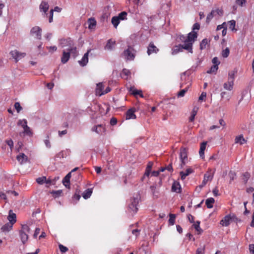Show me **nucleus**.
Returning <instances> with one entry per match:
<instances>
[{
    "mask_svg": "<svg viewBox=\"0 0 254 254\" xmlns=\"http://www.w3.org/2000/svg\"><path fill=\"white\" fill-rule=\"evenodd\" d=\"M197 37V33L193 31L189 33L187 37L184 35H180L178 38L180 42L184 43V44L182 45L184 49L188 50L189 52L192 54L193 53L192 45Z\"/></svg>",
    "mask_w": 254,
    "mask_h": 254,
    "instance_id": "f257e3e1",
    "label": "nucleus"
},
{
    "mask_svg": "<svg viewBox=\"0 0 254 254\" xmlns=\"http://www.w3.org/2000/svg\"><path fill=\"white\" fill-rule=\"evenodd\" d=\"M60 45L62 48L66 47V50L70 53L74 58L77 56V51L76 47L74 46L73 42L70 40H61Z\"/></svg>",
    "mask_w": 254,
    "mask_h": 254,
    "instance_id": "f03ea898",
    "label": "nucleus"
},
{
    "mask_svg": "<svg viewBox=\"0 0 254 254\" xmlns=\"http://www.w3.org/2000/svg\"><path fill=\"white\" fill-rule=\"evenodd\" d=\"M30 229L26 224L21 225V229L19 231V235L21 240L23 244H25L28 239V233L30 232Z\"/></svg>",
    "mask_w": 254,
    "mask_h": 254,
    "instance_id": "7ed1b4c3",
    "label": "nucleus"
},
{
    "mask_svg": "<svg viewBox=\"0 0 254 254\" xmlns=\"http://www.w3.org/2000/svg\"><path fill=\"white\" fill-rule=\"evenodd\" d=\"M139 200L140 197L138 195L130 199V203L128 205V208L130 210V212L135 213L137 211L138 208L137 206L139 203Z\"/></svg>",
    "mask_w": 254,
    "mask_h": 254,
    "instance_id": "20e7f679",
    "label": "nucleus"
},
{
    "mask_svg": "<svg viewBox=\"0 0 254 254\" xmlns=\"http://www.w3.org/2000/svg\"><path fill=\"white\" fill-rule=\"evenodd\" d=\"M123 55L127 60L132 61L135 58V51L132 47L128 46L127 49L124 51Z\"/></svg>",
    "mask_w": 254,
    "mask_h": 254,
    "instance_id": "39448f33",
    "label": "nucleus"
},
{
    "mask_svg": "<svg viewBox=\"0 0 254 254\" xmlns=\"http://www.w3.org/2000/svg\"><path fill=\"white\" fill-rule=\"evenodd\" d=\"M214 175V172H212L211 169H209L204 176L202 184L199 186L200 188L203 187L207 183L208 181L212 180Z\"/></svg>",
    "mask_w": 254,
    "mask_h": 254,
    "instance_id": "423d86ee",
    "label": "nucleus"
},
{
    "mask_svg": "<svg viewBox=\"0 0 254 254\" xmlns=\"http://www.w3.org/2000/svg\"><path fill=\"white\" fill-rule=\"evenodd\" d=\"M180 158L182 162L180 165V167L181 169H182L188 161L187 153L186 150L185 148L181 149Z\"/></svg>",
    "mask_w": 254,
    "mask_h": 254,
    "instance_id": "0eeeda50",
    "label": "nucleus"
},
{
    "mask_svg": "<svg viewBox=\"0 0 254 254\" xmlns=\"http://www.w3.org/2000/svg\"><path fill=\"white\" fill-rule=\"evenodd\" d=\"M42 29L39 26L33 27L30 31V34L34 36L37 39L40 40L41 39Z\"/></svg>",
    "mask_w": 254,
    "mask_h": 254,
    "instance_id": "6e6552de",
    "label": "nucleus"
},
{
    "mask_svg": "<svg viewBox=\"0 0 254 254\" xmlns=\"http://www.w3.org/2000/svg\"><path fill=\"white\" fill-rule=\"evenodd\" d=\"M10 55L11 57L14 59L16 62H17L22 58H24L26 54L25 53L19 52L17 50H15L10 52Z\"/></svg>",
    "mask_w": 254,
    "mask_h": 254,
    "instance_id": "1a4fd4ad",
    "label": "nucleus"
},
{
    "mask_svg": "<svg viewBox=\"0 0 254 254\" xmlns=\"http://www.w3.org/2000/svg\"><path fill=\"white\" fill-rule=\"evenodd\" d=\"M159 50L156 47L153 42H150L147 48V54L150 55L152 54H157Z\"/></svg>",
    "mask_w": 254,
    "mask_h": 254,
    "instance_id": "9d476101",
    "label": "nucleus"
},
{
    "mask_svg": "<svg viewBox=\"0 0 254 254\" xmlns=\"http://www.w3.org/2000/svg\"><path fill=\"white\" fill-rule=\"evenodd\" d=\"M232 217L230 215L225 216L220 222V224L225 227L228 226L230 224Z\"/></svg>",
    "mask_w": 254,
    "mask_h": 254,
    "instance_id": "9b49d317",
    "label": "nucleus"
},
{
    "mask_svg": "<svg viewBox=\"0 0 254 254\" xmlns=\"http://www.w3.org/2000/svg\"><path fill=\"white\" fill-rule=\"evenodd\" d=\"M135 109L131 108L129 109L126 113V120L135 119H136V115L134 114Z\"/></svg>",
    "mask_w": 254,
    "mask_h": 254,
    "instance_id": "f8f14e48",
    "label": "nucleus"
},
{
    "mask_svg": "<svg viewBox=\"0 0 254 254\" xmlns=\"http://www.w3.org/2000/svg\"><path fill=\"white\" fill-rule=\"evenodd\" d=\"M70 57V53L67 51L66 49L63 52V55L61 58V62L63 64L66 63L69 60Z\"/></svg>",
    "mask_w": 254,
    "mask_h": 254,
    "instance_id": "ddd939ff",
    "label": "nucleus"
},
{
    "mask_svg": "<svg viewBox=\"0 0 254 254\" xmlns=\"http://www.w3.org/2000/svg\"><path fill=\"white\" fill-rule=\"evenodd\" d=\"M89 51H88L87 52H86L84 56H83L81 60L79 61L78 63L80 64V65L83 66L86 65L87 63L88 62V54Z\"/></svg>",
    "mask_w": 254,
    "mask_h": 254,
    "instance_id": "4468645a",
    "label": "nucleus"
},
{
    "mask_svg": "<svg viewBox=\"0 0 254 254\" xmlns=\"http://www.w3.org/2000/svg\"><path fill=\"white\" fill-rule=\"evenodd\" d=\"M9 223L14 224L16 221V215L15 213L12 212L11 210H9L8 216L7 217Z\"/></svg>",
    "mask_w": 254,
    "mask_h": 254,
    "instance_id": "2eb2a0df",
    "label": "nucleus"
},
{
    "mask_svg": "<svg viewBox=\"0 0 254 254\" xmlns=\"http://www.w3.org/2000/svg\"><path fill=\"white\" fill-rule=\"evenodd\" d=\"M17 161L20 163L23 164L27 161L28 157L24 153H21L18 155L16 157Z\"/></svg>",
    "mask_w": 254,
    "mask_h": 254,
    "instance_id": "dca6fc26",
    "label": "nucleus"
},
{
    "mask_svg": "<svg viewBox=\"0 0 254 254\" xmlns=\"http://www.w3.org/2000/svg\"><path fill=\"white\" fill-rule=\"evenodd\" d=\"M247 142V140L244 138L243 134L237 136L235 139V143L243 145Z\"/></svg>",
    "mask_w": 254,
    "mask_h": 254,
    "instance_id": "f3484780",
    "label": "nucleus"
},
{
    "mask_svg": "<svg viewBox=\"0 0 254 254\" xmlns=\"http://www.w3.org/2000/svg\"><path fill=\"white\" fill-rule=\"evenodd\" d=\"M104 86L102 83H99L97 84L96 94L101 96L104 94L103 91Z\"/></svg>",
    "mask_w": 254,
    "mask_h": 254,
    "instance_id": "a211bd4d",
    "label": "nucleus"
},
{
    "mask_svg": "<svg viewBox=\"0 0 254 254\" xmlns=\"http://www.w3.org/2000/svg\"><path fill=\"white\" fill-rule=\"evenodd\" d=\"M92 131H95L98 134L102 133L105 131V128L103 125H99L94 127L92 128Z\"/></svg>",
    "mask_w": 254,
    "mask_h": 254,
    "instance_id": "6ab92c4d",
    "label": "nucleus"
},
{
    "mask_svg": "<svg viewBox=\"0 0 254 254\" xmlns=\"http://www.w3.org/2000/svg\"><path fill=\"white\" fill-rule=\"evenodd\" d=\"M234 82L231 81V80H228L227 82H225L223 84L224 88L228 91H231L233 89Z\"/></svg>",
    "mask_w": 254,
    "mask_h": 254,
    "instance_id": "aec40b11",
    "label": "nucleus"
},
{
    "mask_svg": "<svg viewBox=\"0 0 254 254\" xmlns=\"http://www.w3.org/2000/svg\"><path fill=\"white\" fill-rule=\"evenodd\" d=\"M206 144H207V142L204 141V142H202L200 144L199 154L200 157L202 158H204V151L206 148Z\"/></svg>",
    "mask_w": 254,
    "mask_h": 254,
    "instance_id": "412c9836",
    "label": "nucleus"
},
{
    "mask_svg": "<svg viewBox=\"0 0 254 254\" xmlns=\"http://www.w3.org/2000/svg\"><path fill=\"white\" fill-rule=\"evenodd\" d=\"M192 172V170L191 168H188L185 172L181 171L180 173L181 179L184 180L186 179V177L189 176Z\"/></svg>",
    "mask_w": 254,
    "mask_h": 254,
    "instance_id": "4be33fe9",
    "label": "nucleus"
},
{
    "mask_svg": "<svg viewBox=\"0 0 254 254\" xmlns=\"http://www.w3.org/2000/svg\"><path fill=\"white\" fill-rule=\"evenodd\" d=\"M150 189L151 191V193L154 197L157 198L159 195V190L157 189L156 185L151 186Z\"/></svg>",
    "mask_w": 254,
    "mask_h": 254,
    "instance_id": "5701e85b",
    "label": "nucleus"
},
{
    "mask_svg": "<svg viewBox=\"0 0 254 254\" xmlns=\"http://www.w3.org/2000/svg\"><path fill=\"white\" fill-rule=\"evenodd\" d=\"M49 5L48 2L42 1L40 5V9L41 11H43L45 14L49 9Z\"/></svg>",
    "mask_w": 254,
    "mask_h": 254,
    "instance_id": "b1692460",
    "label": "nucleus"
},
{
    "mask_svg": "<svg viewBox=\"0 0 254 254\" xmlns=\"http://www.w3.org/2000/svg\"><path fill=\"white\" fill-rule=\"evenodd\" d=\"M181 186L179 182H175L172 186V191L176 192H180Z\"/></svg>",
    "mask_w": 254,
    "mask_h": 254,
    "instance_id": "393cba45",
    "label": "nucleus"
},
{
    "mask_svg": "<svg viewBox=\"0 0 254 254\" xmlns=\"http://www.w3.org/2000/svg\"><path fill=\"white\" fill-rule=\"evenodd\" d=\"M199 108L197 106H194L191 112V115L189 118V121L191 122H193L194 120L195 116L197 114Z\"/></svg>",
    "mask_w": 254,
    "mask_h": 254,
    "instance_id": "a878e982",
    "label": "nucleus"
},
{
    "mask_svg": "<svg viewBox=\"0 0 254 254\" xmlns=\"http://www.w3.org/2000/svg\"><path fill=\"white\" fill-rule=\"evenodd\" d=\"M13 224L10 223H7L1 228L2 232H7L9 231L12 228Z\"/></svg>",
    "mask_w": 254,
    "mask_h": 254,
    "instance_id": "bb28decb",
    "label": "nucleus"
},
{
    "mask_svg": "<svg viewBox=\"0 0 254 254\" xmlns=\"http://www.w3.org/2000/svg\"><path fill=\"white\" fill-rule=\"evenodd\" d=\"M71 177V172L68 173L64 178L63 180V183L64 185L67 187V184L69 186L70 183V178Z\"/></svg>",
    "mask_w": 254,
    "mask_h": 254,
    "instance_id": "cd10ccee",
    "label": "nucleus"
},
{
    "mask_svg": "<svg viewBox=\"0 0 254 254\" xmlns=\"http://www.w3.org/2000/svg\"><path fill=\"white\" fill-rule=\"evenodd\" d=\"M183 47V45H182L181 44H180L178 46H176L173 49L172 54L176 55L179 53L180 52H182L183 49H184Z\"/></svg>",
    "mask_w": 254,
    "mask_h": 254,
    "instance_id": "c85d7f7f",
    "label": "nucleus"
},
{
    "mask_svg": "<svg viewBox=\"0 0 254 254\" xmlns=\"http://www.w3.org/2000/svg\"><path fill=\"white\" fill-rule=\"evenodd\" d=\"M215 202V200L212 197H210L206 200L205 204L208 208H211L213 207V204Z\"/></svg>",
    "mask_w": 254,
    "mask_h": 254,
    "instance_id": "c756f323",
    "label": "nucleus"
},
{
    "mask_svg": "<svg viewBox=\"0 0 254 254\" xmlns=\"http://www.w3.org/2000/svg\"><path fill=\"white\" fill-rule=\"evenodd\" d=\"M115 44V41H113L112 40H109L106 46L105 49L108 50H112L113 49L114 47V45Z\"/></svg>",
    "mask_w": 254,
    "mask_h": 254,
    "instance_id": "7c9ffc66",
    "label": "nucleus"
},
{
    "mask_svg": "<svg viewBox=\"0 0 254 254\" xmlns=\"http://www.w3.org/2000/svg\"><path fill=\"white\" fill-rule=\"evenodd\" d=\"M92 193V190L91 189H88L86 190L82 193V196L85 199H87L90 197Z\"/></svg>",
    "mask_w": 254,
    "mask_h": 254,
    "instance_id": "2f4dec72",
    "label": "nucleus"
},
{
    "mask_svg": "<svg viewBox=\"0 0 254 254\" xmlns=\"http://www.w3.org/2000/svg\"><path fill=\"white\" fill-rule=\"evenodd\" d=\"M127 12L126 11H122L120 13L118 16H116L119 18V20H124L127 19Z\"/></svg>",
    "mask_w": 254,
    "mask_h": 254,
    "instance_id": "473e14b6",
    "label": "nucleus"
},
{
    "mask_svg": "<svg viewBox=\"0 0 254 254\" xmlns=\"http://www.w3.org/2000/svg\"><path fill=\"white\" fill-rule=\"evenodd\" d=\"M111 22L113 25L114 27L117 28V27H118V25L120 22V21L116 16H115L112 18Z\"/></svg>",
    "mask_w": 254,
    "mask_h": 254,
    "instance_id": "72a5a7b5",
    "label": "nucleus"
},
{
    "mask_svg": "<svg viewBox=\"0 0 254 254\" xmlns=\"http://www.w3.org/2000/svg\"><path fill=\"white\" fill-rule=\"evenodd\" d=\"M199 225H200V221H197L193 225L194 228L198 233V234H200L202 232V230L200 228Z\"/></svg>",
    "mask_w": 254,
    "mask_h": 254,
    "instance_id": "f704fd0d",
    "label": "nucleus"
},
{
    "mask_svg": "<svg viewBox=\"0 0 254 254\" xmlns=\"http://www.w3.org/2000/svg\"><path fill=\"white\" fill-rule=\"evenodd\" d=\"M88 23H89L88 28L89 29H92L94 26H95V25L96 24V21L94 18H89L88 19Z\"/></svg>",
    "mask_w": 254,
    "mask_h": 254,
    "instance_id": "c9c22d12",
    "label": "nucleus"
},
{
    "mask_svg": "<svg viewBox=\"0 0 254 254\" xmlns=\"http://www.w3.org/2000/svg\"><path fill=\"white\" fill-rule=\"evenodd\" d=\"M236 71L234 70H231L229 72L228 80H230L234 82L235 79V75Z\"/></svg>",
    "mask_w": 254,
    "mask_h": 254,
    "instance_id": "e433bc0d",
    "label": "nucleus"
},
{
    "mask_svg": "<svg viewBox=\"0 0 254 254\" xmlns=\"http://www.w3.org/2000/svg\"><path fill=\"white\" fill-rule=\"evenodd\" d=\"M230 54V50L229 48H226L225 49L222 50L221 55L224 58H227Z\"/></svg>",
    "mask_w": 254,
    "mask_h": 254,
    "instance_id": "4c0bfd02",
    "label": "nucleus"
},
{
    "mask_svg": "<svg viewBox=\"0 0 254 254\" xmlns=\"http://www.w3.org/2000/svg\"><path fill=\"white\" fill-rule=\"evenodd\" d=\"M214 10V13L216 14V17L219 18L221 17L223 14V11L222 9L217 8Z\"/></svg>",
    "mask_w": 254,
    "mask_h": 254,
    "instance_id": "58836bf2",
    "label": "nucleus"
},
{
    "mask_svg": "<svg viewBox=\"0 0 254 254\" xmlns=\"http://www.w3.org/2000/svg\"><path fill=\"white\" fill-rule=\"evenodd\" d=\"M170 218L169 219V224L171 225H173L175 224L176 216L173 214H170L169 215Z\"/></svg>",
    "mask_w": 254,
    "mask_h": 254,
    "instance_id": "ea45409f",
    "label": "nucleus"
},
{
    "mask_svg": "<svg viewBox=\"0 0 254 254\" xmlns=\"http://www.w3.org/2000/svg\"><path fill=\"white\" fill-rule=\"evenodd\" d=\"M18 125L21 126L23 128H25L26 126H27V122L26 120H19L17 123Z\"/></svg>",
    "mask_w": 254,
    "mask_h": 254,
    "instance_id": "a19ab883",
    "label": "nucleus"
},
{
    "mask_svg": "<svg viewBox=\"0 0 254 254\" xmlns=\"http://www.w3.org/2000/svg\"><path fill=\"white\" fill-rule=\"evenodd\" d=\"M218 66L217 65H212L209 70H207L208 73H215L217 71Z\"/></svg>",
    "mask_w": 254,
    "mask_h": 254,
    "instance_id": "79ce46f5",
    "label": "nucleus"
},
{
    "mask_svg": "<svg viewBox=\"0 0 254 254\" xmlns=\"http://www.w3.org/2000/svg\"><path fill=\"white\" fill-rule=\"evenodd\" d=\"M208 43V40L207 39H204L202 40L200 44V50H203L206 48V46Z\"/></svg>",
    "mask_w": 254,
    "mask_h": 254,
    "instance_id": "37998d69",
    "label": "nucleus"
},
{
    "mask_svg": "<svg viewBox=\"0 0 254 254\" xmlns=\"http://www.w3.org/2000/svg\"><path fill=\"white\" fill-rule=\"evenodd\" d=\"M46 181V177H39L36 179V182L40 185H42L44 183H45V182Z\"/></svg>",
    "mask_w": 254,
    "mask_h": 254,
    "instance_id": "c03bdc74",
    "label": "nucleus"
},
{
    "mask_svg": "<svg viewBox=\"0 0 254 254\" xmlns=\"http://www.w3.org/2000/svg\"><path fill=\"white\" fill-rule=\"evenodd\" d=\"M229 28L232 30H235L236 21L234 20H230L228 22Z\"/></svg>",
    "mask_w": 254,
    "mask_h": 254,
    "instance_id": "a18cd8bd",
    "label": "nucleus"
},
{
    "mask_svg": "<svg viewBox=\"0 0 254 254\" xmlns=\"http://www.w3.org/2000/svg\"><path fill=\"white\" fill-rule=\"evenodd\" d=\"M23 129H24L23 132L24 133H25L26 134H27L29 136L32 135V132L30 128L29 127L26 126L25 128H23Z\"/></svg>",
    "mask_w": 254,
    "mask_h": 254,
    "instance_id": "49530a36",
    "label": "nucleus"
},
{
    "mask_svg": "<svg viewBox=\"0 0 254 254\" xmlns=\"http://www.w3.org/2000/svg\"><path fill=\"white\" fill-rule=\"evenodd\" d=\"M188 88H186L184 89L181 90L178 93V97H184L185 93L188 91Z\"/></svg>",
    "mask_w": 254,
    "mask_h": 254,
    "instance_id": "de8ad7c7",
    "label": "nucleus"
},
{
    "mask_svg": "<svg viewBox=\"0 0 254 254\" xmlns=\"http://www.w3.org/2000/svg\"><path fill=\"white\" fill-rule=\"evenodd\" d=\"M229 177L230 179V183H231L232 181H233L236 177V173L233 171H230L229 173Z\"/></svg>",
    "mask_w": 254,
    "mask_h": 254,
    "instance_id": "09e8293b",
    "label": "nucleus"
},
{
    "mask_svg": "<svg viewBox=\"0 0 254 254\" xmlns=\"http://www.w3.org/2000/svg\"><path fill=\"white\" fill-rule=\"evenodd\" d=\"M205 251V246L202 248H199L197 249L196 254H204Z\"/></svg>",
    "mask_w": 254,
    "mask_h": 254,
    "instance_id": "8fccbe9b",
    "label": "nucleus"
},
{
    "mask_svg": "<svg viewBox=\"0 0 254 254\" xmlns=\"http://www.w3.org/2000/svg\"><path fill=\"white\" fill-rule=\"evenodd\" d=\"M14 107L18 113H19L22 109L19 102H16L15 103Z\"/></svg>",
    "mask_w": 254,
    "mask_h": 254,
    "instance_id": "3c124183",
    "label": "nucleus"
},
{
    "mask_svg": "<svg viewBox=\"0 0 254 254\" xmlns=\"http://www.w3.org/2000/svg\"><path fill=\"white\" fill-rule=\"evenodd\" d=\"M59 247V249H60L61 252H62V253H65L68 250L67 248H66V247L63 246L62 244H60Z\"/></svg>",
    "mask_w": 254,
    "mask_h": 254,
    "instance_id": "603ef678",
    "label": "nucleus"
},
{
    "mask_svg": "<svg viewBox=\"0 0 254 254\" xmlns=\"http://www.w3.org/2000/svg\"><path fill=\"white\" fill-rule=\"evenodd\" d=\"M132 94L134 95H139L141 97H143V95L142 94V91L141 90L134 89L132 91Z\"/></svg>",
    "mask_w": 254,
    "mask_h": 254,
    "instance_id": "864d4df0",
    "label": "nucleus"
},
{
    "mask_svg": "<svg viewBox=\"0 0 254 254\" xmlns=\"http://www.w3.org/2000/svg\"><path fill=\"white\" fill-rule=\"evenodd\" d=\"M250 177V174L246 172L243 174V180H244V181L245 183H246L248 181V179H249Z\"/></svg>",
    "mask_w": 254,
    "mask_h": 254,
    "instance_id": "5fc2aeb1",
    "label": "nucleus"
},
{
    "mask_svg": "<svg viewBox=\"0 0 254 254\" xmlns=\"http://www.w3.org/2000/svg\"><path fill=\"white\" fill-rule=\"evenodd\" d=\"M151 170L146 169L145 170V172L143 175V176L141 178V180L143 181L146 177H148L150 175Z\"/></svg>",
    "mask_w": 254,
    "mask_h": 254,
    "instance_id": "6e6d98bb",
    "label": "nucleus"
},
{
    "mask_svg": "<svg viewBox=\"0 0 254 254\" xmlns=\"http://www.w3.org/2000/svg\"><path fill=\"white\" fill-rule=\"evenodd\" d=\"M236 3L238 5H239L241 6H242L243 5V4H244L246 3V0H236Z\"/></svg>",
    "mask_w": 254,
    "mask_h": 254,
    "instance_id": "4d7b16f0",
    "label": "nucleus"
},
{
    "mask_svg": "<svg viewBox=\"0 0 254 254\" xmlns=\"http://www.w3.org/2000/svg\"><path fill=\"white\" fill-rule=\"evenodd\" d=\"M213 64H214V65H217L218 66V65L220 64V62L219 61L218 58L217 57H214L212 61Z\"/></svg>",
    "mask_w": 254,
    "mask_h": 254,
    "instance_id": "13d9d810",
    "label": "nucleus"
},
{
    "mask_svg": "<svg viewBox=\"0 0 254 254\" xmlns=\"http://www.w3.org/2000/svg\"><path fill=\"white\" fill-rule=\"evenodd\" d=\"M7 144L10 147L11 150L13 146V142L11 139L6 140Z\"/></svg>",
    "mask_w": 254,
    "mask_h": 254,
    "instance_id": "bf43d9fd",
    "label": "nucleus"
},
{
    "mask_svg": "<svg viewBox=\"0 0 254 254\" xmlns=\"http://www.w3.org/2000/svg\"><path fill=\"white\" fill-rule=\"evenodd\" d=\"M47 48L49 50L50 52L52 53L54 51H56L57 50V48L55 46L47 47Z\"/></svg>",
    "mask_w": 254,
    "mask_h": 254,
    "instance_id": "052dcab7",
    "label": "nucleus"
},
{
    "mask_svg": "<svg viewBox=\"0 0 254 254\" xmlns=\"http://www.w3.org/2000/svg\"><path fill=\"white\" fill-rule=\"evenodd\" d=\"M53 12H54V10L53 9H51L50 11L49 19V22L50 23H51L53 21Z\"/></svg>",
    "mask_w": 254,
    "mask_h": 254,
    "instance_id": "680f3d73",
    "label": "nucleus"
},
{
    "mask_svg": "<svg viewBox=\"0 0 254 254\" xmlns=\"http://www.w3.org/2000/svg\"><path fill=\"white\" fill-rule=\"evenodd\" d=\"M212 192L215 196H218L219 195V190L217 187H215L212 190Z\"/></svg>",
    "mask_w": 254,
    "mask_h": 254,
    "instance_id": "e2e57ef3",
    "label": "nucleus"
},
{
    "mask_svg": "<svg viewBox=\"0 0 254 254\" xmlns=\"http://www.w3.org/2000/svg\"><path fill=\"white\" fill-rule=\"evenodd\" d=\"M40 228H36V229L35 230L34 234L33 235L34 237L36 238L37 237V236L38 235V234L40 233Z\"/></svg>",
    "mask_w": 254,
    "mask_h": 254,
    "instance_id": "0e129e2a",
    "label": "nucleus"
},
{
    "mask_svg": "<svg viewBox=\"0 0 254 254\" xmlns=\"http://www.w3.org/2000/svg\"><path fill=\"white\" fill-rule=\"evenodd\" d=\"M213 17L211 15V14L209 13L206 17V23H209L210 20L212 19Z\"/></svg>",
    "mask_w": 254,
    "mask_h": 254,
    "instance_id": "69168bd1",
    "label": "nucleus"
},
{
    "mask_svg": "<svg viewBox=\"0 0 254 254\" xmlns=\"http://www.w3.org/2000/svg\"><path fill=\"white\" fill-rule=\"evenodd\" d=\"M117 123V119L115 118H112L110 120V124L111 125L114 126Z\"/></svg>",
    "mask_w": 254,
    "mask_h": 254,
    "instance_id": "338daca9",
    "label": "nucleus"
},
{
    "mask_svg": "<svg viewBox=\"0 0 254 254\" xmlns=\"http://www.w3.org/2000/svg\"><path fill=\"white\" fill-rule=\"evenodd\" d=\"M251 254L254 252V244H250L249 248Z\"/></svg>",
    "mask_w": 254,
    "mask_h": 254,
    "instance_id": "774afa93",
    "label": "nucleus"
}]
</instances>
